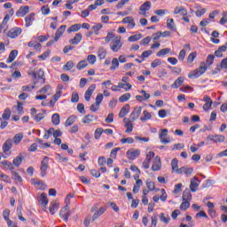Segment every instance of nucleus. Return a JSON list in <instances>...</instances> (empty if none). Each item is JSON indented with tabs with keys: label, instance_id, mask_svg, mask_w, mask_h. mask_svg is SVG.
Segmentation results:
<instances>
[{
	"label": "nucleus",
	"instance_id": "e2e57ef3",
	"mask_svg": "<svg viewBox=\"0 0 227 227\" xmlns=\"http://www.w3.org/2000/svg\"><path fill=\"white\" fill-rule=\"evenodd\" d=\"M198 55V53H196V52H192L189 56H188V58H187V61L189 62V63H192L193 61H194V59H196V56Z\"/></svg>",
	"mask_w": 227,
	"mask_h": 227
},
{
	"label": "nucleus",
	"instance_id": "aec40b11",
	"mask_svg": "<svg viewBox=\"0 0 227 227\" xmlns=\"http://www.w3.org/2000/svg\"><path fill=\"white\" fill-rule=\"evenodd\" d=\"M17 56H19V51L12 50L6 59V63H12V61H15V58H17Z\"/></svg>",
	"mask_w": 227,
	"mask_h": 227
},
{
	"label": "nucleus",
	"instance_id": "603ef678",
	"mask_svg": "<svg viewBox=\"0 0 227 227\" xmlns=\"http://www.w3.org/2000/svg\"><path fill=\"white\" fill-rule=\"evenodd\" d=\"M12 180H16L17 182H22V176H20L19 173L13 170L12 171Z\"/></svg>",
	"mask_w": 227,
	"mask_h": 227
},
{
	"label": "nucleus",
	"instance_id": "774afa93",
	"mask_svg": "<svg viewBox=\"0 0 227 227\" xmlns=\"http://www.w3.org/2000/svg\"><path fill=\"white\" fill-rule=\"evenodd\" d=\"M103 26L102 24L98 23L92 27V29L94 30L95 35H98V30L102 29Z\"/></svg>",
	"mask_w": 227,
	"mask_h": 227
},
{
	"label": "nucleus",
	"instance_id": "ea45409f",
	"mask_svg": "<svg viewBox=\"0 0 227 227\" xmlns=\"http://www.w3.org/2000/svg\"><path fill=\"white\" fill-rule=\"evenodd\" d=\"M81 29V24H74L67 28V33H75Z\"/></svg>",
	"mask_w": 227,
	"mask_h": 227
},
{
	"label": "nucleus",
	"instance_id": "cd10ccee",
	"mask_svg": "<svg viewBox=\"0 0 227 227\" xmlns=\"http://www.w3.org/2000/svg\"><path fill=\"white\" fill-rule=\"evenodd\" d=\"M22 160H24V157H22V154H20L12 160V165L16 168H20V164H22Z\"/></svg>",
	"mask_w": 227,
	"mask_h": 227
},
{
	"label": "nucleus",
	"instance_id": "f704fd0d",
	"mask_svg": "<svg viewBox=\"0 0 227 227\" xmlns=\"http://www.w3.org/2000/svg\"><path fill=\"white\" fill-rule=\"evenodd\" d=\"M61 121V117H59V114H53L51 116V122L53 125H59Z\"/></svg>",
	"mask_w": 227,
	"mask_h": 227
},
{
	"label": "nucleus",
	"instance_id": "4468645a",
	"mask_svg": "<svg viewBox=\"0 0 227 227\" xmlns=\"http://www.w3.org/2000/svg\"><path fill=\"white\" fill-rule=\"evenodd\" d=\"M194 171V168H185V167H182L179 168V170H177V175H186V176H189V175H192Z\"/></svg>",
	"mask_w": 227,
	"mask_h": 227
},
{
	"label": "nucleus",
	"instance_id": "3c124183",
	"mask_svg": "<svg viewBox=\"0 0 227 227\" xmlns=\"http://www.w3.org/2000/svg\"><path fill=\"white\" fill-rule=\"evenodd\" d=\"M87 67H88V62H86V60H82L77 64L76 68L78 70H83V68H86Z\"/></svg>",
	"mask_w": 227,
	"mask_h": 227
},
{
	"label": "nucleus",
	"instance_id": "f257e3e1",
	"mask_svg": "<svg viewBox=\"0 0 227 227\" xmlns=\"http://www.w3.org/2000/svg\"><path fill=\"white\" fill-rule=\"evenodd\" d=\"M214 59H215V56L208 55L207 57L206 62L205 61L200 62V66L199 67V68L194 69L193 71L188 74L189 79H198V77H200V75H203V74L207 72V69L208 68V67H211V65H214Z\"/></svg>",
	"mask_w": 227,
	"mask_h": 227
},
{
	"label": "nucleus",
	"instance_id": "8fccbe9b",
	"mask_svg": "<svg viewBox=\"0 0 227 227\" xmlns=\"http://www.w3.org/2000/svg\"><path fill=\"white\" fill-rule=\"evenodd\" d=\"M103 133H104V129H102V128H98V129L95 130V133H94V137H95V139H100V137L102 136Z\"/></svg>",
	"mask_w": 227,
	"mask_h": 227
},
{
	"label": "nucleus",
	"instance_id": "b1692460",
	"mask_svg": "<svg viewBox=\"0 0 227 227\" xmlns=\"http://www.w3.org/2000/svg\"><path fill=\"white\" fill-rule=\"evenodd\" d=\"M182 198L183 201H191V200H192V194H191V190H184Z\"/></svg>",
	"mask_w": 227,
	"mask_h": 227
},
{
	"label": "nucleus",
	"instance_id": "69168bd1",
	"mask_svg": "<svg viewBox=\"0 0 227 227\" xmlns=\"http://www.w3.org/2000/svg\"><path fill=\"white\" fill-rule=\"evenodd\" d=\"M71 102L77 103L79 102V94L77 92H73L71 97Z\"/></svg>",
	"mask_w": 227,
	"mask_h": 227
},
{
	"label": "nucleus",
	"instance_id": "6e6d98bb",
	"mask_svg": "<svg viewBox=\"0 0 227 227\" xmlns=\"http://www.w3.org/2000/svg\"><path fill=\"white\" fill-rule=\"evenodd\" d=\"M106 123H113L114 121V114L110 113L105 119Z\"/></svg>",
	"mask_w": 227,
	"mask_h": 227
},
{
	"label": "nucleus",
	"instance_id": "1a4fd4ad",
	"mask_svg": "<svg viewBox=\"0 0 227 227\" xmlns=\"http://www.w3.org/2000/svg\"><path fill=\"white\" fill-rule=\"evenodd\" d=\"M207 139H209V141H213V143H224V139H226V137L223 135H209Z\"/></svg>",
	"mask_w": 227,
	"mask_h": 227
},
{
	"label": "nucleus",
	"instance_id": "4be33fe9",
	"mask_svg": "<svg viewBox=\"0 0 227 227\" xmlns=\"http://www.w3.org/2000/svg\"><path fill=\"white\" fill-rule=\"evenodd\" d=\"M106 207H102L98 210L95 211L94 215H92V221H97L100 215L106 213Z\"/></svg>",
	"mask_w": 227,
	"mask_h": 227
},
{
	"label": "nucleus",
	"instance_id": "2eb2a0df",
	"mask_svg": "<svg viewBox=\"0 0 227 227\" xmlns=\"http://www.w3.org/2000/svg\"><path fill=\"white\" fill-rule=\"evenodd\" d=\"M66 29H67V25H62L58 28L55 34V42H58L59 38H61Z\"/></svg>",
	"mask_w": 227,
	"mask_h": 227
},
{
	"label": "nucleus",
	"instance_id": "7ed1b4c3",
	"mask_svg": "<svg viewBox=\"0 0 227 227\" xmlns=\"http://www.w3.org/2000/svg\"><path fill=\"white\" fill-rule=\"evenodd\" d=\"M49 169V157L45 156L41 161V176H45L47 175V170Z\"/></svg>",
	"mask_w": 227,
	"mask_h": 227
},
{
	"label": "nucleus",
	"instance_id": "052dcab7",
	"mask_svg": "<svg viewBox=\"0 0 227 227\" xmlns=\"http://www.w3.org/2000/svg\"><path fill=\"white\" fill-rule=\"evenodd\" d=\"M146 185L149 191H154L155 190V184L153 181L147 180Z\"/></svg>",
	"mask_w": 227,
	"mask_h": 227
},
{
	"label": "nucleus",
	"instance_id": "a19ab883",
	"mask_svg": "<svg viewBox=\"0 0 227 227\" xmlns=\"http://www.w3.org/2000/svg\"><path fill=\"white\" fill-rule=\"evenodd\" d=\"M189 207H191V202L189 200H183L182 204L180 205V210L185 212Z\"/></svg>",
	"mask_w": 227,
	"mask_h": 227
},
{
	"label": "nucleus",
	"instance_id": "0eeeda50",
	"mask_svg": "<svg viewBox=\"0 0 227 227\" xmlns=\"http://www.w3.org/2000/svg\"><path fill=\"white\" fill-rule=\"evenodd\" d=\"M96 88V84H91L86 90L84 94V98L87 102H90V100H91V96L93 95V91H95Z\"/></svg>",
	"mask_w": 227,
	"mask_h": 227
},
{
	"label": "nucleus",
	"instance_id": "393cba45",
	"mask_svg": "<svg viewBox=\"0 0 227 227\" xmlns=\"http://www.w3.org/2000/svg\"><path fill=\"white\" fill-rule=\"evenodd\" d=\"M184 81H185V79L182 76L178 77L175 82L171 85V88H173L174 90L180 88V86H182V84H184Z\"/></svg>",
	"mask_w": 227,
	"mask_h": 227
},
{
	"label": "nucleus",
	"instance_id": "13d9d810",
	"mask_svg": "<svg viewBox=\"0 0 227 227\" xmlns=\"http://www.w3.org/2000/svg\"><path fill=\"white\" fill-rule=\"evenodd\" d=\"M160 65H162V61H160L159 59H156L152 62L151 67L152 68H157V67H160Z\"/></svg>",
	"mask_w": 227,
	"mask_h": 227
},
{
	"label": "nucleus",
	"instance_id": "39448f33",
	"mask_svg": "<svg viewBox=\"0 0 227 227\" xmlns=\"http://www.w3.org/2000/svg\"><path fill=\"white\" fill-rule=\"evenodd\" d=\"M59 215L67 223L68 221V217H70V207H68V205H66L64 207H62L59 212Z\"/></svg>",
	"mask_w": 227,
	"mask_h": 227
},
{
	"label": "nucleus",
	"instance_id": "c9c22d12",
	"mask_svg": "<svg viewBox=\"0 0 227 227\" xmlns=\"http://www.w3.org/2000/svg\"><path fill=\"white\" fill-rule=\"evenodd\" d=\"M167 27L170 29V31H176V27H175V20L173 19L167 20Z\"/></svg>",
	"mask_w": 227,
	"mask_h": 227
},
{
	"label": "nucleus",
	"instance_id": "de8ad7c7",
	"mask_svg": "<svg viewBox=\"0 0 227 227\" xmlns=\"http://www.w3.org/2000/svg\"><path fill=\"white\" fill-rule=\"evenodd\" d=\"M102 100H104V94L98 93L96 97V106L97 107H100V104H102Z\"/></svg>",
	"mask_w": 227,
	"mask_h": 227
},
{
	"label": "nucleus",
	"instance_id": "4d7b16f0",
	"mask_svg": "<svg viewBox=\"0 0 227 227\" xmlns=\"http://www.w3.org/2000/svg\"><path fill=\"white\" fill-rule=\"evenodd\" d=\"M87 61H89V63H90V65H95V63L97 62V56L89 55L87 57Z\"/></svg>",
	"mask_w": 227,
	"mask_h": 227
},
{
	"label": "nucleus",
	"instance_id": "a878e982",
	"mask_svg": "<svg viewBox=\"0 0 227 227\" xmlns=\"http://www.w3.org/2000/svg\"><path fill=\"white\" fill-rule=\"evenodd\" d=\"M34 185H36L40 191H45L47 184L42 180L33 181Z\"/></svg>",
	"mask_w": 227,
	"mask_h": 227
},
{
	"label": "nucleus",
	"instance_id": "0e129e2a",
	"mask_svg": "<svg viewBox=\"0 0 227 227\" xmlns=\"http://www.w3.org/2000/svg\"><path fill=\"white\" fill-rule=\"evenodd\" d=\"M160 36H162V32L159 31L157 33L153 34L152 38L153 42H157V40H160Z\"/></svg>",
	"mask_w": 227,
	"mask_h": 227
},
{
	"label": "nucleus",
	"instance_id": "9b49d317",
	"mask_svg": "<svg viewBox=\"0 0 227 227\" xmlns=\"http://www.w3.org/2000/svg\"><path fill=\"white\" fill-rule=\"evenodd\" d=\"M198 187H200V180L198 179V177L194 176L191 179L190 184V189L192 192H196L198 191Z\"/></svg>",
	"mask_w": 227,
	"mask_h": 227
},
{
	"label": "nucleus",
	"instance_id": "f3484780",
	"mask_svg": "<svg viewBox=\"0 0 227 227\" xmlns=\"http://www.w3.org/2000/svg\"><path fill=\"white\" fill-rule=\"evenodd\" d=\"M13 146V140L7 139L4 144L3 145V152L4 153H7L9 150H12V147Z\"/></svg>",
	"mask_w": 227,
	"mask_h": 227
},
{
	"label": "nucleus",
	"instance_id": "72a5a7b5",
	"mask_svg": "<svg viewBox=\"0 0 227 227\" xmlns=\"http://www.w3.org/2000/svg\"><path fill=\"white\" fill-rule=\"evenodd\" d=\"M77 120V116L75 115H71L70 117L67 118V120L65 122L66 127H70V125H74L75 123V121Z\"/></svg>",
	"mask_w": 227,
	"mask_h": 227
},
{
	"label": "nucleus",
	"instance_id": "37998d69",
	"mask_svg": "<svg viewBox=\"0 0 227 227\" xmlns=\"http://www.w3.org/2000/svg\"><path fill=\"white\" fill-rule=\"evenodd\" d=\"M171 166H172V171L178 173V170H180V168H178V160L173 159L171 161Z\"/></svg>",
	"mask_w": 227,
	"mask_h": 227
},
{
	"label": "nucleus",
	"instance_id": "5fc2aeb1",
	"mask_svg": "<svg viewBox=\"0 0 227 227\" xmlns=\"http://www.w3.org/2000/svg\"><path fill=\"white\" fill-rule=\"evenodd\" d=\"M114 38V33L108 32L107 35L105 37V42L106 43H109V42H111Z\"/></svg>",
	"mask_w": 227,
	"mask_h": 227
},
{
	"label": "nucleus",
	"instance_id": "20e7f679",
	"mask_svg": "<svg viewBox=\"0 0 227 227\" xmlns=\"http://www.w3.org/2000/svg\"><path fill=\"white\" fill-rule=\"evenodd\" d=\"M21 34H22V28L19 27H14L9 30L7 36H9V38H17Z\"/></svg>",
	"mask_w": 227,
	"mask_h": 227
},
{
	"label": "nucleus",
	"instance_id": "4c0bfd02",
	"mask_svg": "<svg viewBox=\"0 0 227 227\" xmlns=\"http://www.w3.org/2000/svg\"><path fill=\"white\" fill-rule=\"evenodd\" d=\"M169 52H171V49L169 48L161 49L156 53V56L158 58H160V56H166V54H169Z\"/></svg>",
	"mask_w": 227,
	"mask_h": 227
},
{
	"label": "nucleus",
	"instance_id": "473e14b6",
	"mask_svg": "<svg viewBox=\"0 0 227 227\" xmlns=\"http://www.w3.org/2000/svg\"><path fill=\"white\" fill-rule=\"evenodd\" d=\"M12 118V110L10 108H5L4 114H2V119L8 121Z\"/></svg>",
	"mask_w": 227,
	"mask_h": 227
},
{
	"label": "nucleus",
	"instance_id": "f8f14e48",
	"mask_svg": "<svg viewBox=\"0 0 227 227\" xmlns=\"http://www.w3.org/2000/svg\"><path fill=\"white\" fill-rule=\"evenodd\" d=\"M37 201L42 205V207H47L49 205V199H47V193L43 192L39 197H37Z\"/></svg>",
	"mask_w": 227,
	"mask_h": 227
},
{
	"label": "nucleus",
	"instance_id": "680f3d73",
	"mask_svg": "<svg viewBox=\"0 0 227 227\" xmlns=\"http://www.w3.org/2000/svg\"><path fill=\"white\" fill-rule=\"evenodd\" d=\"M57 160H59V162H68V158L67 157H63L61 154L57 153Z\"/></svg>",
	"mask_w": 227,
	"mask_h": 227
},
{
	"label": "nucleus",
	"instance_id": "a18cd8bd",
	"mask_svg": "<svg viewBox=\"0 0 227 227\" xmlns=\"http://www.w3.org/2000/svg\"><path fill=\"white\" fill-rule=\"evenodd\" d=\"M74 67H75V65L74 64V61L70 60V61H67L66 65L63 66V70L69 71V70H72Z\"/></svg>",
	"mask_w": 227,
	"mask_h": 227
},
{
	"label": "nucleus",
	"instance_id": "423d86ee",
	"mask_svg": "<svg viewBox=\"0 0 227 227\" xmlns=\"http://www.w3.org/2000/svg\"><path fill=\"white\" fill-rule=\"evenodd\" d=\"M141 111H142L141 106H136L134 108V110L132 111V113L129 115L131 121H136V120H137V118H139V116L141 115Z\"/></svg>",
	"mask_w": 227,
	"mask_h": 227
},
{
	"label": "nucleus",
	"instance_id": "412c9836",
	"mask_svg": "<svg viewBox=\"0 0 227 227\" xmlns=\"http://www.w3.org/2000/svg\"><path fill=\"white\" fill-rule=\"evenodd\" d=\"M175 15H183V17H185L187 15V10L184 8V6L176 7L174 10Z\"/></svg>",
	"mask_w": 227,
	"mask_h": 227
},
{
	"label": "nucleus",
	"instance_id": "864d4df0",
	"mask_svg": "<svg viewBox=\"0 0 227 227\" xmlns=\"http://www.w3.org/2000/svg\"><path fill=\"white\" fill-rule=\"evenodd\" d=\"M137 40H141V34L134 35L128 38V42H137Z\"/></svg>",
	"mask_w": 227,
	"mask_h": 227
},
{
	"label": "nucleus",
	"instance_id": "a211bd4d",
	"mask_svg": "<svg viewBox=\"0 0 227 227\" xmlns=\"http://www.w3.org/2000/svg\"><path fill=\"white\" fill-rule=\"evenodd\" d=\"M160 166H161L160 157L156 156L152 166L153 171H159V169H160Z\"/></svg>",
	"mask_w": 227,
	"mask_h": 227
},
{
	"label": "nucleus",
	"instance_id": "c756f323",
	"mask_svg": "<svg viewBox=\"0 0 227 227\" xmlns=\"http://www.w3.org/2000/svg\"><path fill=\"white\" fill-rule=\"evenodd\" d=\"M94 120H97V117L95 115L88 114L83 117L82 123H91V121H93Z\"/></svg>",
	"mask_w": 227,
	"mask_h": 227
},
{
	"label": "nucleus",
	"instance_id": "f03ea898",
	"mask_svg": "<svg viewBox=\"0 0 227 227\" xmlns=\"http://www.w3.org/2000/svg\"><path fill=\"white\" fill-rule=\"evenodd\" d=\"M122 45L123 43H121V37H115L110 44V49L113 52H118Z\"/></svg>",
	"mask_w": 227,
	"mask_h": 227
},
{
	"label": "nucleus",
	"instance_id": "bf43d9fd",
	"mask_svg": "<svg viewBox=\"0 0 227 227\" xmlns=\"http://www.w3.org/2000/svg\"><path fill=\"white\" fill-rule=\"evenodd\" d=\"M121 143L122 145H125V143H128V145H132V143H134V138L132 137L121 138Z\"/></svg>",
	"mask_w": 227,
	"mask_h": 227
},
{
	"label": "nucleus",
	"instance_id": "58836bf2",
	"mask_svg": "<svg viewBox=\"0 0 227 227\" xmlns=\"http://www.w3.org/2000/svg\"><path fill=\"white\" fill-rule=\"evenodd\" d=\"M45 113H46V110H43V113L36 114L34 116V120H35L37 122L42 121V120L45 118Z\"/></svg>",
	"mask_w": 227,
	"mask_h": 227
},
{
	"label": "nucleus",
	"instance_id": "79ce46f5",
	"mask_svg": "<svg viewBox=\"0 0 227 227\" xmlns=\"http://www.w3.org/2000/svg\"><path fill=\"white\" fill-rule=\"evenodd\" d=\"M144 117H141L140 120L142 121H147V120H152V114H150V112H148L147 110H145L143 112Z\"/></svg>",
	"mask_w": 227,
	"mask_h": 227
},
{
	"label": "nucleus",
	"instance_id": "6e6552de",
	"mask_svg": "<svg viewBox=\"0 0 227 227\" xmlns=\"http://www.w3.org/2000/svg\"><path fill=\"white\" fill-rule=\"evenodd\" d=\"M30 75H32L33 79H42L43 82H45V73L42 68H40L37 73L33 71L30 73Z\"/></svg>",
	"mask_w": 227,
	"mask_h": 227
},
{
	"label": "nucleus",
	"instance_id": "dca6fc26",
	"mask_svg": "<svg viewBox=\"0 0 227 227\" xmlns=\"http://www.w3.org/2000/svg\"><path fill=\"white\" fill-rule=\"evenodd\" d=\"M128 113H130V105L126 104L124 106L121 107L119 113V118H125Z\"/></svg>",
	"mask_w": 227,
	"mask_h": 227
},
{
	"label": "nucleus",
	"instance_id": "e433bc0d",
	"mask_svg": "<svg viewBox=\"0 0 227 227\" xmlns=\"http://www.w3.org/2000/svg\"><path fill=\"white\" fill-rule=\"evenodd\" d=\"M50 213L54 215L56 214V210H58V203L56 201H52L49 207Z\"/></svg>",
	"mask_w": 227,
	"mask_h": 227
},
{
	"label": "nucleus",
	"instance_id": "7c9ffc66",
	"mask_svg": "<svg viewBox=\"0 0 227 227\" xmlns=\"http://www.w3.org/2000/svg\"><path fill=\"white\" fill-rule=\"evenodd\" d=\"M22 139H24V134L17 133L13 137V143H14V145H20V141H22Z\"/></svg>",
	"mask_w": 227,
	"mask_h": 227
},
{
	"label": "nucleus",
	"instance_id": "2f4dec72",
	"mask_svg": "<svg viewBox=\"0 0 227 227\" xmlns=\"http://www.w3.org/2000/svg\"><path fill=\"white\" fill-rule=\"evenodd\" d=\"M152 8V2L146 1L139 8L140 12H148Z\"/></svg>",
	"mask_w": 227,
	"mask_h": 227
},
{
	"label": "nucleus",
	"instance_id": "9d476101",
	"mask_svg": "<svg viewBox=\"0 0 227 227\" xmlns=\"http://www.w3.org/2000/svg\"><path fill=\"white\" fill-rule=\"evenodd\" d=\"M126 155L128 157V159H129V160H134L135 159H137V157H139V155H141V151L139 150H134V151H127Z\"/></svg>",
	"mask_w": 227,
	"mask_h": 227
},
{
	"label": "nucleus",
	"instance_id": "5701e85b",
	"mask_svg": "<svg viewBox=\"0 0 227 227\" xmlns=\"http://www.w3.org/2000/svg\"><path fill=\"white\" fill-rule=\"evenodd\" d=\"M34 20H35V12H31L29 15H27L25 18L26 27H29Z\"/></svg>",
	"mask_w": 227,
	"mask_h": 227
},
{
	"label": "nucleus",
	"instance_id": "09e8293b",
	"mask_svg": "<svg viewBox=\"0 0 227 227\" xmlns=\"http://www.w3.org/2000/svg\"><path fill=\"white\" fill-rule=\"evenodd\" d=\"M130 97H131L130 93H125L119 98V102L121 103L127 102V100L130 99Z\"/></svg>",
	"mask_w": 227,
	"mask_h": 227
},
{
	"label": "nucleus",
	"instance_id": "49530a36",
	"mask_svg": "<svg viewBox=\"0 0 227 227\" xmlns=\"http://www.w3.org/2000/svg\"><path fill=\"white\" fill-rule=\"evenodd\" d=\"M2 166H5L7 169H10L11 171H13L15 169V167H13V164L8 160H4L1 162Z\"/></svg>",
	"mask_w": 227,
	"mask_h": 227
},
{
	"label": "nucleus",
	"instance_id": "c85d7f7f",
	"mask_svg": "<svg viewBox=\"0 0 227 227\" xmlns=\"http://www.w3.org/2000/svg\"><path fill=\"white\" fill-rule=\"evenodd\" d=\"M98 56L99 59H106V56H107V51L104 49V47H99L98 50Z\"/></svg>",
	"mask_w": 227,
	"mask_h": 227
},
{
	"label": "nucleus",
	"instance_id": "6ab92c4d",
	"mask_svg": "<svg viewBox=\"0 0 227 227\" xmlns=\"http://www.w3.org/2000/svg\"><path fill=\"white\" fill-rule=\"evenodd\" d=\"M204 102H206V104H204L203 106V110L204 111H208V109H210V107H212V98H210V97L206 96L204 97Z\"/></svg>",
	"mask_w": 227,
	"mask_h": 227
},
{
	"label": "nucleus",
	"instance_id": "c03bdc74",
	"mask_svg": "<svg viewBox=\"0 0 227 227\" xmlns=\"http://www.w3.org/2000/svg\"><path fill=\"white\" fill-rule=\"evenodd\" d=\"M120 67V61L118 60V59L114 58L112 60V66L110 67V70H116V68H118Z\"/></svg>",
	"mask_w": 227,
	"mask_h": 227
},
{
	"label": "nucleus",
	"instance_id": "ddd939ff",
	"mask_svg": "<svg viewBox=\"0 0 227 227\" xmlns=\"http://www.w3.org/2000/svg\"><path fill=\"white\" fill-rule=\"evenodd\" d=\"M29 13V6L27 5H22L20 7V9L17 11L16 15L18 17H25V15H27Z\"/></svg>",
	"mask_w": 227,
	"mask_h": 227
},
{
	"label": "nucleus",
	"instance_id": "bb28decb",
	"mask_svg": "<svg viewBox=\"0 0 227 227\" xmlns=\"http://www.w3.org/2000/svg\"><path fill=\"white\" fill-rule=\"evenodd\" d=\"M81 40H82V34L78 33L74 35L73 39L70 40V43H72L73 45H78Z\"/></svg>",
	"mask_w": 227,
	"mask_h": 227
},
{
	"label": "nucleus",
	"instance_id": "338daca9",
	"mask_svg": "<svg viewBox=\"0 0 227 227\" xmlns=\"http://www.w3.org/2000/svg\"><path fill=\"white\" fill-rule=\"evenodd\" d=\"M157 214H154L153 216L151 217L152 224L151 227H157Z\"/></svg>",
	"mask_w": 227,
	"mask_h": 227
}]
</instances>
